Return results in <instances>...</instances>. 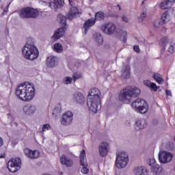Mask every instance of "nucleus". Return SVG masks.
<instances>
[{"instance_id":"obj_17","label":"nucleus","mask_w":175,"mask_h":175,"mask_svg":"<svg viewBox=\"0 0 175 175\" xmlns=\"http://www.w3.org/2000/svg\"><path fill=\"white\" fill-rule=\"evenodd\" d=\"M94 25H95V19L92 18L86 21L82 28V31L83 35H87V33L88 32V30L90 29V28Z\"/></svg>"},{"instance_id":"obj_53","label":"nucleus","mask_w":175,"mask_h":175,"mask_svg":"<svg viewBox=\"0 0 175 175\" xmlns=\"http://www.w3.org/2000/svg\"><path fill=\"white\" fill-rule=\"evenodd\" d=\"M1 158H5V154H0V159Z\"/></svg>"},{"instance_id":"obj_39","label":"nucleus","mask_w":175,"mask_h":175,"mask_svg":"<svg viewBox=\"0 0 175 175\" xmlns=\"http://www.w3.org/2000/svg\"><path fill=\"white\" fill-rule=\"evenodd\" d=\"M82 75L80 72H75L72 75V79L74 81H76V80H79V79H81Z\"/></svg>"},{"instance_id":"obj_41","label":"nucleus","mask_w":175,"mask_h":175,"mask_svg":"<svg viewBox=\"0 0 175 175\" xmlns=\"http://www.w3.org/2000/svg\"><path fill=\"white\" fill-rule=\"evenodd\" d=\"M147 16V11H143L139 18V23H142Z\"/></svg>"},{"instance_id":"obj_43","label":"nucleus","mask_w":175,"mask_h":175,"mask_svg":"<svg viewBox=\"0 0 175 175\" xmlns=\"http://www.w3.org/2000/svg\"><path fill=\"white\" fill-rule=\"evenodd\" d=\"M149 88H151L153 91H158V88H159V87L157 86V84L154 83H152Z\"/></svg>"},{"instance_id":"obj_36","label":"nucleus","mask_w":175,"mask_h":175,"mask_svg":"<svg viewBox=\"0 0 175 175\" xmlns=\"http://www.w3.org/2000/svg\"><path fill=\"white\" fill-rule=\"evenodd\" d=\"M104 17H105V15H104L103 12H97L95 14L96 20H99V21L103 20Z\"/></svg>"},{"instance_id":"obj_15","label":"nucleus","mask_w":175,"mask_h":175,"mask_svg":"<svg viewBox=\"0 0 175 175\" xmlns=\"http://www.w3.org/2000/svg\"><path fill=\"white\" fill-rule=\"evenodd\" d=\"M24 154L27 157V158H30V159H36L39 158V151L38 150H32L29 148H25L24 150Z\"/></svg>"},{"instance_id":"obj_16","label":"nucleus","mask_w":175,"mask_h":175,"mask_svg":"<svg viewBox=\"0 0 175 175\" xmlns=\"http://www.w3.org/2000/svg\"><path fill=\"white\" fill-rule=\"evenodd\" d=\"M72 99L76 103L83 105L85 102V98L81 92H77L72 95Z\"/></svg>"},{"instance_id":"obj_29","label":"nucleus","mask_w":175,"mask_h":175,"mask_svg":"<svg viewBox=\"0 0 175 175\" xmlns=\"http://www.w3.org/2000/svg\"><path fill=\"white\" fill-rule=\"evenodd\" d=\"M169 43V40L167 38L164 37L161 39L160 42H159V46L161 47L162 50H165L166 49V44Z\"/></svg>"},{"instance_id":"obj_2","label":"nucleus","mask_w":175,"mask_h":175,"mask_svg":"<svg viewBox=\"0 0 175 175\" xmlns=\"http://www.w3.org/2000/svg\"><path fill=\"white\" fill-rule=\"evenodd\" d=\"M16 95L23 102H29L35 96V87L31 84H21L16 89Z\"/></svg>"},{"instance_id":"obj_8","label":"nucleus","mask_w":175,"mask_h":175,"mask_svg":"<svg viewBox=\"0 0 175 175\" xmlns=\"http://www.w3.org/2000/svg\"><path fill=\"white\" fill-rule=\"evenodd\" d=\"M8 169L12 173L18 172L21 169V159L15 158L10 160L8 163Z\"/></svg>"},{"instance_id":"obj_48","label":"nucleus","mask_w":175,"mask_h":175,"mask_svg":"<svg viewBox=\"0 0 175 175\" xmlns=\"http://www.w3.org/2000/svg\"><path fill=\"white\" fill-rule=\"evenodd\" d=\"M167 2L168 3L170 8H172V6H173V3H175V0H167Z\"/></svg>"},{"instance_id":"obj_30","label":"nucleus","mask_w":175,"mask_h":175,"mask_svg":"<svg viewBox=\"0 0 175 175\" xmlns=\"http://www.w3.org/2000/svg\"><path fill=\"white\" fill-rule=\"evenodd\" d=\"M152 77L159 84H162L165 81L159 73H153Z\"/></svg>"},{"instance_id":"obj_25","label":"nucleus","mask_w":175,"mask_h":175,"mask_svg":"<svg viewBox=\"0 0 175 175\" xmlns=\"http://www.w3.org/2000/svg\"><path fill=\"white\" fill-rule=\"evenodd\" d=\"M161 24H166V23H169L170 21V15H169V12H165L161 15Z\"/></svg>"},{"instance_id":"obj_27","label":"nucleus","mask_w":175,"mask_h":175,"mask_svg":"<svg viewBox=\"0 0 175 175\" xmlns=\"http://www.w3.org/2000/svg\"><path fill=\"white\" fill-rule=\"evenodd\" d=\"M151 172L154 175H159L162 173V168L159 167V165L157 164L156 165L151 167Z\"/></svg>"},{"instance_id":"obj_21","label":"nucleus","mask_w":175,"mask_h":175,"mask_svg":"<svg viewBox=\"0 0 175 175\" xmlns=\"http://www.w3.org/2000/svg\"><path fill=\"white\" fill-rule=\"evenodd\" d=\"M60 162L62 165H66L67 167H72V166H73V160L69 159V157H67L66 155L62 156Z\"/></svg>"},{"instance_id":"obj_9","label":"nucleus","mask_w":175,"mask_h":175,"mask_svg":"<svg viewBox=\"0 0 175 175\" xmlns=\"http://www.w3.org/2000/svg\"><path fill=\"white\" fill-rule=\"evenodd\" d=\"M81 173L83 174H88L90 169H88V163H87V157H85V150H83L80 153Z\"/></svg>"},{"instance_id":"obj_28","label":"nucleus","mask_w":175,"mask_h":175,"mask_svg":"<svg viewBox=\"0 0 175 175\" xmlns=\"http://www.w3.org/2000/svg\"><path fill=\"white\" fill-rule=\"evenodd\" d=\"M118 36L121 42L123 43L126 42V31L120 30L118 33Z\"/></svg>"},{"instance_id":"obj_51","label":"nucleus","mask_w":175,"mask_h":175,"mask_svg":"<svg viewBox=\"0 0 175 175\" xmlns=\"http://www.w3.org/2000/svg\"><path fill=\"white\" fill-rule=\"evenodd\" d=\"M3 146V139L0 137V147H2Z\"/></svg>"},{"instance_id":"obj_22","label":"nucleus","mask_w":175,"mask_h":175,"mask_svg":"<svg viewBox=\"0 0 175 175\" xmlns=\"http://www.w3.org/2000/svg\"><path fill=\"white\" fill-rule=\"evenodd\" d=\"M131 76V67L129 66H124L122 70V77L123 79H129Z\"/></svg>"},{"instance_id":"obj_26","label":"nucleus","mask_w":175,"mask_h":175,"mask_svg":"<svg viewBox=\"0 0 175 175\" xmlns=\"http://www.w3.org/2000/svg\"><path fill=\"white\" fill-rule=\"evenodd\" d=\"M65 35V29L64 28L58 29L54 33L53 38L55 39H59V38Z\"/></svg>"},{"instance_id":"obj_46","label":"nucleus","mask_w":175,"mask_h":175,"mask_svg":"<svg viewBox=\"0 0 175 175\" xmlns=\"http://www.w3.org/2000/svg\"><path fill=\"white\" fill-rule=\"evenodd\" d=\"M152 83H151V81H148V80H145L144 81V84H145V85H146V87H149V88H150V87L151 86V84H152Z\"/></svg>"},{"instance_id":"obj_32","label":"nucleus","mask_w":175,"mask_h":175,"mask_svg":"<svg viewBox=\"0 0 175 175\" xmlns=\"http://www.w3.org/2000/svg\"><path fill=\"white\" fill-rule=\"evenodd\" d=\"M159 8H161L163 10H165L166 9H170V5H169L167 0H164L159 4Z\"/></svg>"},{"instance_id":"obj_11","label":"nucleus","mask_w":175,"mask_h":175,"mask_svg":"<svg viewBox=\"0 0 175 175\" xmlns=\"http://www.w3.org/2000/svg\"><path fill=\"white\" fill-rule=\"evenodd\" d=\"M101 31L106 33V35H113L116 32V25L113 23H104L101 27Z\"/></svg>"},{"instance_id":"obj_37","label":"nucleus","mask_w":175,"mask_h":175,"mask_svg":"<svg viewBox=\"0 0 175 175\" xmlns=\"http://www.w3.org/2000/svg\"><path fill=\"white\" fill-rule=\"evenodd\" d=\"M62 111L61 105H57L53 110V115L58 116Z\"/></svg>"},{"instance_id":"obj_19","label":"nucleus","mask_w":175,"mask_h":175,"mask_svg":"<svg viewBox=\"0 0 175 175\" xmlns=\"http://www.w3.org/2000/svg\"><path fill=\"white\" fill-rule=\"evenodd\" d=\"M46 65L49 68H55L58 65V58L54 55L49 56L46 59Z\"/></svg>"},{"instance_id":"obj_10","label":"nucleus","mask_w":175,"mask_h":175,"mask_svg":"<svg viewBox=\"0 0 175 175\" xmlns=\"http://www.w3.org/2000/svg\"><path fill=\"white\" fill-rule=\"evenodd\" d=\"M173 159V154L167 151H161L159 153V161L161 163H169Z\"/></svg>"},{"instance_id":"obj_55","label":"nucleus","mask_w":175,"mask_h":175,"mask_svg":"<svg viewBox=\"0 0 175 175\" xmlns=\"http://www.w3.org/2000/svg\"><path fill=\"white\" fill-rule=\"evenodd\" d=\"M0 2H1V0H0Z\"/></svg>"},{"instance_id":"obj_23","label":"nucleus","mask_w":175,"mask_h":175,"mask_svg":"<svg viewBox=\"0 0 175 175\" xmlns=\"http://www.w3.org/2000/svg\"><path fill=\"white\" fill-rule=\"evenodd\" d=\"M93 39L98 46L103 44V36L99 33H96L93 35Z\"/></svg>"},{"instance_id":"obj_49","label":"nucleus","mask_w":175,"mask_h":175,"mask_svg":"<svg viewBox=\"0 0 175 175\" xmlns=\"http://www.w3.org/2000/svg\"><path fill=\"white\" fill-rule=\"evenodd\" d=\"M122 21H124V23H128V21H129V19L128 18V17L125 15H124L123 16H122Z\"/></svg>"},{"instance_id":"obj_40","label":"nucleus","mask_w":175,"mask_h":175,"mask_svg":"<svg viewBox=\"0 0 175 175\" xmlns=\"http://www.w3.org/2000/svg\"><path fill=\"white\" fill-rule=\"evenodd\" d=\"M174 46H175V42H170V46L168 47V51L171 54H173V53H174Z\"/></svg>"},{"instance_id":"obj_6","label":"nucleus","mask_w":175,"mask_h":175,"mask_svg":"<svg viewBox=\"0 0 175 175\" xmlns=\"http://www.w3.org/2000/svg\"><path fill=\"white\" fill-rule=\"evenodd\" d=\"M131 106L135 111L141 113V114H146L148 111V104L146 100L141 98L136 99L132 103Z\"/></svg>"},{"instance_id":"obj_3","label":"nucleus","mask_w":175,"mask_h":175,"mask_svg":"<svg viewBox=\"0 0 175 175\" xmlns=\"http://www.w3.org/2000/svg\"><path fill=\"white\" fill-rule=\"evenodd\" d=\"M140 89H139V88L129 85L120 91L118 97L119 100H120V102L128 103V102H131L132 98H136V96L140 95Z\"/></svg>"},{"instance_id":"obj_52","label":"nucleus","mask_w":175,"mask_h":175,"mask_svg":"<svg viewBox=\"0 0 175 175\" xmlns=\"http://www.w3.org/2000/svg\"><path fill=\"white\" fill-rule=\"evenodd\" d=\"M153 124L154 125H157V124H158V120H153Z\"/></svg>"},{"instance_id":"obj_38","label":"nucleus","mask_w":175,"mask_h":175,"mask_svg":"<svg viewBox=\"0 0 175 175\" xmlns=\"http://www.w3.org/2000/svg\"><path fill=\"white\" fill-rule=\"evenodd\" d=\"M42 131H41V133L44 135L46 131H50V129H51V126H50V124H46L42 126Z\"/></svg>"},{"instance_id":"obj_18","label":"nucleus","mask_w":175,"mask_h":175,"mask_svg":"<svg viewBox=\"0 0 175 175\" xmlns=\"http://www.w3.org/2000/svg\"><path fill=\"white\" fill-rule=\"evenodd\" d=\"M133 174L135 175H147L148 174V171L146 166L138 165L134 167Z\"/></svg>"},{"instance_id":"obj_34","label":"nucleus","mask_w":175,"mask_h":175,"mask_svg":"<svg viewBox=\"0 0 175 175\" xmlns=\"http://www.w3.org/2000/svg\"><path fill=\"white\" fill-rule=\"evenodd\" d=\"M73 81V79L70 77H66L64 78L62 83L63 84H72V81Z\"/></svg>"},{"instance_id":"obj_12","label":"nucleus","mask_w":175,"mask_h":175,"mask_svg":"<svg viewBox=\"0 0 175 175\" xmlns=\"http://www.w3.org/2000/svg\"><path fill=\"white\" fill-rule=\"evenodd\" d=\"M36 110V105L33 104H26L23 107V111L25 116H33Z\"/></svg>"},{"instance_id":"obj_54","label":"nucleus","mask_w":175,"mask_h":175,"mask_svg":"<svg viewBox=\"0 0 175 175\" xmlns=\"http://www.w3.org/2000/svg\"><path fill=\"white\" fill-rule=\"evenodd\" d=\"M68 1L71 5H73V1L72 0H68Z\"/></svg>"},{"instance_id":"obj_1","label":"nucleus","mask_w":175,"mask_h":175,"mask_svg":"<svg viewBox=\"0 0 175 175\" xmlns=\"http://www.w3.org/2000/svg\"><path fill=\"white\" fill-rule=\"evenodd\" d=\"M100 103V90L96 88L91 89L87 98L89 110L96 114V113H98V110L102 109Z\"/></svg>"},{"instance_id":"obj_13","label":"nucleus","mask_w":175,"mask_h":175,"mask_svg":"<svg viewBox=\"0 0 175 175\" xmlns=\"http://www.w3.org/2000/svg\"><path fill=\"white\" fill-rule=\"evenodd\" d=\"M110 145L106 142H101L98 146V151L100 157H106L110 150Z\"/></svg>"},{"instance_id":"obj_24","label":"nucleus","mask_w":175,"mask_h":175,"mask_svg":"<svg viewBox=\"0 0 175 175\" xmlns=\"http://www.w3.org/2000/svg\"><path fill=\"white\" fill-rule=\"evenodd\" d=\"M146 126V120L143 119H139L135 122V129H137V131H139V129H144Z\"/></svg>"},{"instance_id":"obj_31","label":"nucleus","mask_w":175,"mask_h":175,"mask_svg":"<svg viewBox=\"0 0 175 175\" xmlns=\"http://www.w3.org/2000/svg\"><path fill=\"white\" fill-rule=\"evenodd\" d=\"M53 49L56 53H62V51H64V46L59 43H55Z\"/></svg>"},{"instance_id":"obj_5","label":"nucleus","mask_w":175,"mask_h":175,"mask_svg":"<svg viewBox=\"0 0 175 175\" xmlns=\"http://www.w3.org/2000/svg\"><path fill=\"white\" fill-rule=\"evenodd\" d=\"M129 163V156L126 152H120L116 154V166L118 169H124Z\"/></svg>"},{"instance_id":"obj_7","label":"nucleus","mask_w":175,"mask_h":175,"mask_svg":"<svg viewBox=\"0 0 175 175\" xmlns=\"http://www.w3.org/2000/svg\"><path fill=\"white\" fill-rule=\"evenodd\" d=\"M17 13L21 18H36L38 17V11L32 8L27 7L19 10Z\"/></svg>"},{"instance_id":"obj_4","label":"nucleus","mask_w":175,"mask_h":175,"mask_svg":"<svg viewBox=\"0 0 175 175\" xmlns=\"http://www.w3.org/2000/svg\"><path fill=\"white\" fill-rule=\"evenodd\" d=\"M24 58L29 61H35L39 57V51L33 44L27 43L22 49Z\"/></svg>"},{"instance_id":"obj_44","label":"nucleus","mask_w":175,"mask_h":175,"mask_svg":"<svg viewBox=\"0 0 175 175\" xmlns=\"http://www.w3.org/2000/svg\"><path fill=\"white\" fill-rule=\"evenodd\" d=\"M9 8H10V3L8 4L6 8L4 9L2 15L5 16V14H8V12H9Z\"/></svg>"},{"instance_id":"obj_50","label":"nucleus","mask_w":175,"mask_h":175,"mask_svg":"<svg viewBox=\"0 0 175 175\" xmlns=\"http://www.w3.org/2000/svg\"><path fill=\"white\" fill-rule=\"evenodd\" d=\"M166 95L167 96H172V92L170 90H166Z\"/></svg>"},{"instance_id":"obj_47","label":"nucleus","mask_w":175,"mask_h":175,"mask_svg":"<svg viewBox=\"0 0 175 175\" xmlns=\"http://www.w3.org/2000/svg\"><path fill=\"white\" fill-rule=\"evenodd\" d=\"M133 50L137 53H140V49L139 48V45H135L133 46Z\"/></svg>"},{"instance_id":"obj_14","label":"nucleus","mask_w":175,"mask_h":175,"mask_svg":"<svg viewBox=\"0 0 175 175\" xmlns=\"http://www.w3.org/2000/svg\"><path fill=\"white\" fill-rule=\"evenodd\" d=\"M73 121V113L70 111H68L64 113L61 120V124L62 125H70Z\"/></svg>"},{"instance_id":"obj_45","label":"nucleus","mask_w":175,"mask_h":175,"mask_svg":"<svg viewBox=\"0 0 175 175\" xmlns=\"http://www.w3.org/2000/svg\"><path fill=\"white\" fill-rule=\"evenodd\" d=\"M159 25H163V24L161 23V21H155L154 23V27L155 28H159Z\"/></svg>"},{"instance_id":"obj_42","label":"nucleus","mask_w":175,"mask_h":175,"mask_svg":"<svg viewBox=\"0 0 175 175\" xmlns=\"http://www.w3.org/2000/svg\"><path fill=\"white\" fill-rule=\"evenodd\" d=\"M148 163L149 166H151V167L157 165V161H155V159H149Z\"/></svg>"},{"instance_id":"obj_33","label":"nucleus","mask_w":175,"mask_h":175,"mask_svg":"<svg viewBox=\"0 0 175 175\" xmlns=\"http://www.w3.org/2000/svg\"><path fill=\"white\" fill-rule=\"evenodd\" d=\"M64 3L62 0H54V3L50 4V7L51 8L52 5H56L57 8H59V6H64Z\"/></svg>"},{"instance_id":"obj_20","label":"nucleus","mask_w":175,"mask_h":175,"mask_svg":"<svg viewBox=\"0 0 175 175\" xmlns=\"http://www.w3.org/2000/svg\"><path fill=\"white\" fill-rule=\"evenodd\" d=\"M79 14H80V12H79L77 7H72L67 14V18H68V20H73V18L79 16Z\"/></svg>"},{"instance_id":"obj_35","label":"nucleus","mask_w":175,"mask_h":175,"mask_svg":"<svg viewBox=\"0 0 175 175\" xmlns=\"http://www.w3.org/2000/svg\"><path fill=\"white\" fill-rule=\"evenodd\" d=\"M58 18L60 20V23L63 27H66V17L64 15H59Z\"/></svg>"}]
</instances>
